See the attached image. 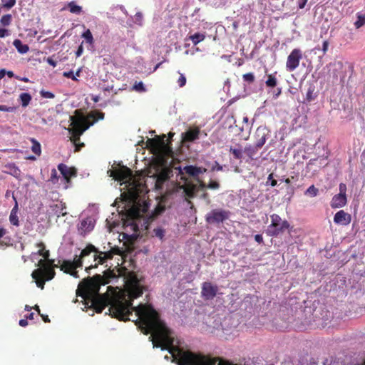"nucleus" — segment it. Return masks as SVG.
I'll return each mask as SVG.
<instances>
[{
    "label": "nucleus",
    "instance_id": "1",
    "mask_svg": "<svg viewBox=\"0 0 365 365\" xmlns=\"http://www.w3.org/2000/svg\"><path fill=\"white\" fill-rule=\"evenodd\" d=\"M105 114L101 111H93L86 117L83 115L71 116V125L72 126L73 135L75 138L79 139L83 133L93 125L98 120H103Z\"/></svg>",
    "mask_w": 365,
    "mask_h": 365
},
{
    "label": "nucleus",
    "instance_id": "2",
    "mask_svg": "<svg viewBox=\"0 0 365 365\" xmlns=\"http://www.w3.org/2000/svg\"><path fill=\"white\" fill-rule=\"evenodd\" d=\"M102 279L103 277L101 274H96L93 277L83 279L78 284L76 294L84 299L101 296L99 290L101 286L103 285Z\"/></svg>",
    "mask_w": 365,
    "mask_h": 365
},
{
    "label": "nucleus",
    "instance_id": "3",
    "mask_svg": "<svg viewBox=\"0 0 365 365\" xmlns=\"http://www.w3.org/2000/svg\"><path fill=\"white\" fill-rule=\"evenodd\" d=\"M166 135L163 134L162 135H156L153 138H149L147 140V144L153 150V152L155 154L161 153L163 152H172L170 147V140H165Z\"/></svg>",
    "mask_w": 365,
    "mask_h": 365
},
{
    "label": "nucleus",
    "instance_id": "4",
    "mask_svg": "<svg viewBox=\"0 0 365 365\" xmlns=\"http://www.w3.org/2000/svg\"><path fill=\"white\" fill-rule=\"evenodd\" d=\"M230 215V211L227 210L222 208L212 209L206 214L205 221L209 225H220L227 220Z\"/></svg>",
    "mask_w": 365,
    "mask_h": 365
},
{
    "label": "nucleus",
    "instance_id": "5",
    "mask_svg": "<svg viewBox=\"0 0 365 365\" xmlns=\"http://www.w3.org/2000/svg\"><path fill=\"white\" fill-rule=\"evenodd\" d=\"M289 227V224L287 220L282 221L281 217L277 215H271V224L269 226V233L271 236H277Z\"/></svg>",
    "mask_w": 365,
    "mask_h": 365
},
{
    "label": "nucleus",
    "instance_id": "6",
    "mask_svg": "<svg viewBox=\"0 0 365 365\" xmlns=\"http://www.w3.org/2000/svg\"><path fill=\"white\" fill-rule=\"evenodd\" d=\"M302 51L300 48H294L287 56L286 69L287 71H294L299 66L302 59Z\"/></svg>",
    "mask_w": 365,
    "mask_h": 365
},
{
    "label": "nucleus",
    "instance_id": "7",
    "mask_svg": "<svg viewBox=\"0 0 365 365\" xmlns=\"http://www.w3.org/2000/svg\"><path fill=\"white\" fill-rule=\"evenodd\" d=\"M82 267V261L81 259L74 257L73 261L63 260L60 268L65 273L70 274L71 276L78 277V272L76 270L78 267Z\"/></svg>",
    "mask_w": 365,
    "mask_h": 365
},
{
    "label": "nucleus",
    "instance_id": "8",
    "mask_svg": "<svg viewBox=\"0 0 365 365\" xmlns=\"http://www.w3.org/2000/svg\"><path fill=\"white\" fill-rule=\"evenodd\" d=\"M180 179L185 182L183 185L178 183L177 185V189L178 190H182L186 197L194 198L195 197V193L197 191V185L190 181H188L187 178L185 176L180 177Z\"/></svg>",
    "mask_w": 365,
    "mask_h": 365
},
{
    "label": "nucleus",
    "instance_id": "9",
    "mask_svg": "<svg viewBox=\"0 0 365 365\" xmlns=\"http://www.w3.org/2000/svg\"><path fill=\"white\" fill-rule=\"evenodd\" d=\"M110 176L113 177L115 180L127 182L132 179L133 173L130 168L126 166H122L118 169L110 170Z\"/></svg>",
    "mask_w": 365,
    "mask_h": 365
},
{
    "label": "nucleus",
    "instance_id": "10",
    "mask_svg": "<svg viewBox=\"0 0 365 365\" xmlns=\"http://www.w3.org/2000/svg\"><path fill=\"white\" fill-rule=\"evenodd\" d=\"M173 169L178 170V175L183 176L184 173L192 177H197L206 171L205 168L194 165H187L182 168L180 166H173Z\"/></svg>",
    "mask_w": 365,
    "mask_h": 365
},
{
    "label": "nucleus",
    "instance_id": "11",
    "mask_svg": "<svg viewBox=\"0 0 365 365\" xmlns=\"http://www.w3.org/2000/svg\"><path fill=\"white\" fill-rule=\"evenodd\" d=\"M173 175V170L170 168H164L156 174L155 187L157 190L161 189L163 184Z\"/></svg>",
    "mask_w": 365,
    "mask_h": 365
},
{
    "label": "nucleus",
    "instance_id": "12",
    "mask_svg": "<svg viewBox=\"0 0 365 365\" xmlns=\"http://www.w3.org/2000/svg\"><path fill=\"white\" fill-rule=\"evenodd\" d=\"M218 287L216 285H213L211 282H205L202 284V297L205 299H213L217 293Z\"/></svg>",
    "mask_w": 365,
    "mask_h": 365
},
{
    "label": "nucleus",
    "instance_id": "13",
    "mask_svg": "<svg viewBox=\"0 0 365 365\" xmlns=\"http://www.w3.org/2000/svg\"><path fill=\"white\" fill-rule=\"evenodd\" d=\"M88 300L91 302V307L97 313H101L108 305V298L104 295L97 296Z\"/></svg>",
    "mask_w": 365,
    "mask_h": 365
},
{
    "label": "nucleus",
    "instance_id": "14",
    "mask_svg": "<svg viewBox=\"0 0 365 365\" xmlns=\"http://www.w3.org/2000/svg\"><path fill=\"white\" fill-rule=\"evenodd\" d=\"M200 129L198 127L190 128L182 133V140L184 143H191L197 140L200 137Z\"/></svg>",
    "mask_w": 365,
    "mask_h": 365
},
{
    "label": "nucleus",
    "instance_id": "15",
    "mask_svg": "<svg viewBox=\"0 0 365 365\" xmlns=\"http://www.w3.org/2000/svg\"><path fill=\"white\" fill-rule=\"evenodd\" d=\"M269 131L265 128L259 127L255 133V145L259 149L265 144Z\"/></svg>",
    "mask_w": 365,
    "mask_h": 365
},
{
    "label": "nucleus",
    "instance_id": "16",
    "mask_svg": "<svg viewBox=\"0 0 365 365\" xmlns=\"http://www.w3.org/2000/svg\"><path fill=\"white\" fill-rule=\"evenodd\" d=\"M58 169L67 182H70L71 178L75 177L77 174V171L75 168L68 167L63 163H60L58 165Z\"/></svg>",
    "mask_w": 365,
    "mask_h": 365
},
{
    "label": "nucleus",
    "instance_id": "17",
    "mask_svg": "<svg viewBox=\"0 0 365 365\" xmlns=\"http://www.w3.org/2000/svg\"><path fill=\"white\" fill-rule=\"evenodd\" d=\"M351 220V215L342 210L338 211L334 217V222L338 225H348Z\"/></svg>",
    "mask_w": 365,
    "mask_h": 365
},
{
    "label": "nucleus",
    "instance_id": "18",
    "mask_svg": "<svg viewBox=\"0 0 365 365\" xmlns=\"http://www.w3.org/2000/svg\"><path fill=\"white\" fill-rule=\"evenodd\" d=\"M116 269H117L118 273H116L114 269H108L107 270L103 272V274L101 275V277H103V279L101 280L103 285L109 284L113 280L118 279V277L120 276L119 269L118 268H116Z\"/></svg>",
    "mask_w": 365,
    "mask_h": 365
},
{
    "label": "nucleus",
    "instance_id": "19",
    "mask_svg": "<svg viewBox=\"0 0 365 365\" xmlns=\"http://www.w3.org/2000/svg\"><path fill=\"white\" fill-rule=\"evenodd\" d=\"M32 278L35 280L36 286L41 289L44 288L45 282L46 281L43 277V270L42 268H38L33 271L31 274Z\"/></svg>",
    "mask_w": 365,
    "mask_h": 365
},
{
    "label": "nucleus",
    "instance_id": "20",
    "mask_svg": "<svg viewBox=\"0 0 365 365\" xmlns=\"http://www.w3.org/2000/svg\"><path fill=\"white\" fill-rule=\"evenodd\" d=\"M12 197L15 202V205L10 212L9 222L12 225L19 227L20 225V222H19V217H18V210H19L18 202H17L16 198L14 194L12 195Z\"/></svg>",
    "mask_w": 365,
    "mask_h": 365
},
{
    "label": "nucleus",
    "instance_id": "21",
    "mask_svg": "<svg viewBox=\"0 0 365 365\" xmlns=\"http://www.w3.org/2000/svg\"><path fill=\"white\" fill-rule=\"evenodd\" d=\"M346 202V196L337 194L332 197L330 205L332 208L336 209L344 207Z\"/></svg>",
    "mask_w": 365,
    "mask_h": 365
},
{
    "label": "nucleus",
    "instance_id": "22",
    "mask_svg": "<svg viewBox=\"0 0 365 365\" xmlns=\"http://www.w3.org/2000/svg\"><path fill=\"white\" fill-rule=\"evenodd\" d=\"M4 168L6 169L4 171L6 173L14 176L16 179H21V171L14 163H8L4 166Z\"/></svg>",
    "mask_w": 365,
    "mask_h": 365
},
{
    "label": "nucleus",
    "instance_id": "23",
    "mask_svg": "<svg viewBox=\"0 0 365 365\" xmlns=\"http://www.w3.org/2000/svg\"><path fill=\"white\" fill-rule=\"evenodd\" d=\"M8 231L3 227H0V247H9L12 245V239L7 235Z\"/></svg>",
    "mask_w": 365,
    "mask_h": 365
},
{
    "label": "nucleus",
    "instance_id": "24",
    "mask_svg": "<svg viewBox=\"0 0 365 365\" xmlns=\"http://www.w3.org/2000/svg\"><path fill=\"white\" fill-rule=\"evenodd\" d=\"M53 261L51 262L50 263V266H51L52 267H48L42 268L43 270V277L46 281L51 280L54 277L56 272L53 269V267H58L57 264H53Z\"/></svg>",
    "mask_w": 365,
    "mask_h": 365
},
{
    "label": "nucleus",
    "instance_id": "25",
    "mask_svg": "<svg viewBox=\"0 0 365 365\" xmlns=\"http://www.w3.org/2000/svg\"><path fill=\"white\" fill-rule=\"evenodd\" d=\"M94 227V225L91 220L86 219L81 221L79 230L81 234L91 232Z\"/></svg>",
    "mask_w": 365,
    "mask_h": 365
},
{
    "label": "nucleus",
    "instance_id": "26",
    "mask_svg": "<svg viewBox=\"0 0 365 365\" xmlns=\"http://www.w3.org/2000/svg\"><path fill=\"white\" fill-rule=\"evenodd\" d=\"M91 252L98 253V249L96 248L94 245L88 244L83 250H82L80 255H76L75 257L81 259V260L82 261L83 258L89 255Z\"/></svg>",
    "mask_w": 365,
    "mask_h": 365
},
{
    "label": "nucleus",
    "instance_id": "27",
    "mask_svg": "<svg viewBox=\"0 0 365 365\" xmlns=\"http://www.w3.org/2000/svg\"><path fill=\"white\" fill-rule=\"evenodd\" d=\"M206 38V34L204 33H195L191 34L187 37V39L191 41L194 46L197 45L199 43L203 41Z\"/></svg>",
    "mask_w": 365,
    "mask_h": 365
},
{
    "label": "nucleus",
    "instance_id": "28",
    "mask_svg": "<svg viewBox=\"0 0 365 365\" xmlns=\"http://www.w3.org/2000/svg\"><path fill=\"white\" fill-rule=\"evenodd\" d=\"M68 9L71 14H80L83 11L82 6L76 4V1H72L68 2L66 7L63 9Z\"/></svg>",
    "mask_w": 365,
    "mask_h": 365
},
{
    "label": "nucleus",
    "instance_id": "29",
    "mask_svg": "<svg viewBox=\"0 0 365 365\" xmlns=\"http://www.w3.org/2000/svg\"><path fill=\"white\" fill-rule=\"evenodd\" d=\"M93 259H94V261L96 262V264L93 266L91 265L90 267L86 268V269L96 268L98 267V265L103 264L106 262V259H104V257H103V253H101V250H98V253H95V255L93 256Z\"/></svg>",
    "mask_w": 365,
    "mask_h": 365
},
{
    "label": "nucleus",
    "instance_id": "30",
    "mask_svg": "<svg viewBox=\"0 0 365 365\" xmlns=\"http://www.w3.org/2000/svg\"><path fill=\"white\" fill-rule=\"evenodd\" d=\"M13 45L15 46L17 51L21 54L27 53L29 50V46L26 44H24L19 39H15L13 42Z\"/></svg>",
    "mask_w": 365,
    "mask_h": 365
},
{
    "label": "nucleus",
    "instance_id": "31",
    "mask_svg": "<svg viewBox=\"0 0 365 365\" xmlns=\"http://www.w3.org/2000/svg\"><path fill=\"white\" fill-rule=\"evenodd\" d=\"M36 246L40 248L37 252V254L40 256H42L45 259H47L51 263V261L48 259L50 252L49 250H46L44 243L41 242L38 243Z\"/></svg>",
    "mask_w": 365,
    "mask_h": 365
},
{
    "label": "nucleus",
    "instance_id": "32",
    "mask_svg": "<svg viewBox=\"0 0 365 365\" xmlns=\"http://www.w3.org/2000/svg\"><path fill=\"white\" fill-rule=\"evenodd\" d=\"M259 148L255 145H247L245 148V153L251 159L254 158V156L257 154Z\"/></svg>",
    "mask_w": 365,
    "mask_h": 365
},
{
    "label": "nucleus",
    "instance_id": "33",
    "mask_svg": "<svg viewBox=\"0 0 365 365\" xmlns=\"http://www.w3.org/2000/svg\"><path fill=\"white\" fill-rule=\"evenodd\" d=\"M30 141L32 143L31 150L36 155L40 156L41 154V146L39 142L34 138H31Z\"/></svg>",
    "mask_w": 365,
    "mask_h": 365
},
{
    "label": "nucleus",
    "instance_id": "34",
    "mask_svg": "<svg viewBox=\"0 0 365 365\" xmlns=\"http://www.w3.org/2000/svg\"><path fill=\"white\" fill-rule=\"evenodd\" d=\"M51 207L53 210H55L57 213V216L59 217L65 216L66 215V212H63V210L66 209L65 204L61 202L59 204H56L54 205H51Z\"/></svg>",
    "mask_w": 365,
    "mask_h": 365
},
{
    "label": "nucleus",
    "instance_id": "35",
    "mask_svg": "<svg viewBox=\"0 0 365 365\" xmlns=\"http://www.w3.org/2000/svg\"><path fill=\"white\" fill-rule=\"evenodd\" d=\"M19 98L23 107L28 106L31 101V96L28 93H21Z\"/></svg>",
    "mask_w": 365,
    "mask_h": 365
},
{
    "label": "nucleus",
    "instance_id": "36",
    "mask_svg": "<svg viewBox=\"0 0 365 365\" xmlns=\"http://www.w3.org/2000/svg\"><path fill=\"white\" fill-rule=\"evenodd\" d=\"M267 87L274 88L277 84V81L274 75L269 74L267 76V80L265 82Z\"/></svg>",
    "mask_w": 365,
    "mask_h": 365
},
{
    "label": "nucleus",
    "instance_id": "37",
    "mask_svg": "<svg viewBox=\"0 0 365 365\" xmlns=\"http://www.w3.org/2000/svg\"><path fill=\"white\" fill-rule=\"evenodd\" d=\"M365 25V14H357V20L354 23V26L356 29Z\"/></svg>",
    "mask_w": 365,
    "mask_h": 365
},
{
    "label": "nucleus",
    "instance_id": "38",
    "mask_svg": "<svg viewBox=\"0 0 365 365\" xmlns=\"http://www.w3.org/2000/svg\"><path fill=\"white\" fill-rule=\"evenodd\" d=\"M12 21V16L11 14H5L1 16L0 19V24L1 26H6L11 24Z\"/></svg>",
    "mask_w": 365,
    "mask_h": 365
},
{
    "label": "nucleus",
    "instance_id": "39",
    "mask_svg": "<svg viewBox=\"0 0 365 365\" xmlns=\"http://www.w3.org/2000/svg\"><path fill=\"white\" fill-rule=\"evenodd\" d=\"M82 37L84 38L88 43L92 45L94 43L93 35L89 29H87L82 34Z\"/></svg>",
    "mask_w": 365,
    "mask_h": 365
},
{
    "label": "nucleus",
    "instance_id": "40",
    "mask_svg": "<svg viewBox=\"0 0 365 365\" xmlns=\"http://www.w3.org/2000/svg\"><path fill=\"white\" fill-rule=\"evenodd\" d=\"M318 192L319 190L314 185H312L307 189L304 194L311 197H315L318 195Z\"/></svg>",
    "mask_w": 365,
    "mask_h": 365
},
{
    "label": "nucleus",
    "instance_id": "41",
    "mask_svg": "<svg viewBox=\"0 0 365 365\" xmlns=\"http://www.w3.org/2000/svg\"><path fill=\"white\" fill-rule=\"evenodd\" d=\"M314 91V88L313 86H309L307 90V94H306V100L308 102L312 101L316 98V96H315Z\"/></svg>",
    "mask_w": 365,
    "mask_h": 365
},
{
    "label": "nucleus",
    "instance_id": "42",
    "mask_svg": "<svg viewBox=\"0 0 365 365\" xmlns=\"http://www.w3.org/2000/svg\"><path fill=\"white\" fill-rule=\"evenodd\" d=\"M153 234L156 237L163 240L165 237V230L161 227H157L153 230Z\"/></svg>",
    "mask_w": 365,
    "mask_h": 365
},
{
    "label": "nucleus",
    "instance_id": "43",
    "mask_svg": "<svg viewBox=\"0 0 365 365\" xmlns=\"http://www.w3.org/2000/svg\"><path fill=\"white\" fill-rule=\"evenodd\" d=\"M133 89L139 93H143L146 91L144 84L141 81L135 82L133 85Z\"/></svg>",
    "mask_w": 365,
    "mask_h": 365
},
{
    "label": "nucleus",
    "instance_id": "44",
    "mask_svg": "<svg viewBox=\"0 0 365 365\" xmlns=\"http://www.w3.org/2000/svg\"><path fill=\"white\" fill-rule=\"evenodd\" d=\"M230 152L234 155L235 159L240 160L242 158V151L240 149L230 148Z\"/></svg>",
    "mask_w": 365,
    "mask_h": 365
},
{
    "label": "nucleus",
    "instance_id": "45",
    "mask_svg": "<svg viewBox=\"0 0 365 365\" xmlns=\"http://www.w3.org/2000/svg\"><path fill=\"white\" fill-rule=\"evenodd\" d=\"M128 214L132 218H138L140 216V211L137 207H132L128 211Z\"/></svg>",
    "mask_w": 365,
    "mask_h": 365
},
{
    "label": "nucleus",
    "instance_id": "46",
    "mask_svg": "<svg viewBox=\"0 0 365 365\" xmlns=\"http://www.w3.org/2000/svg\"><path fill=\"white\" fill-rule=\"evenodd\" d=\"M3 7L6 9H10L16 4V0H1Z\"/></svg>",
    "mask_w": 365,
    "mask_h": 365
},
{
    "label": "nucleus",
    "instance_id": "47",
    "mask_svg": "<svg viewBox=\"0 0 365 365\" xmlns=\"http://www.w3.org/2000/svg\"><path fill=\"white\" fill-rule=\"evenodd\" d=\"M242 78L245 81L252 83L255 81V76L252 73H247L242 76Z\"/></svg>",
    "mask_w": 365,
    "mask_h": 365
},
{
    "label": "nucleus",
    "instance_id": "48",
    "mask_svg": "<svg viewBox=\"0 0 365 365\" xmlns=\"http://www.w3.org/2000/svg\"><path fill=\"white\" fill-rule=\"evenodd\" d=\"M220 187V185L218 182L215 180H210L209 183L207 185V188L211 189V190H217Z\"/></svg>",
    "mask_w": 365,
    "mask_h": 365
},
{
    "label": "nucleus",
    "instance_id": "49",
    "mask_svg": "<svg viewBox=\"0 0 365 365\" xmlns=\"http://www.w3.org/2000/svg\"><path fill=\"white\" fill-rule=\"evenodd\" d=\"M16 110L15 107L12 106H6L4 105H0V111H5V112H14Z\"/></svg>",
    "mask_w": 365,
    "mask_h": 365
},
{
    "label": "nucleus",
    "instance_id": "50",
    "mask_svg": "<svg viewBox=\"0 0 365 365\" xmlns=\"http://www.w3.org/2000/svg\"><path fill=\"white\" fill-rule=\"evenodd\" d=\"M340 365H365V359L358 361L355 363H346L345 361L340 360Z\"/></svg>",
    "mask_w": 365,
    "mask_h": 365
},
{
    "label": "nucleus",
    "instance_id": "51",
    "mask_svg": "<svg viewBox=\"0 0 365 365\" xmlns=\"http://www.w3.org/2000/svg\"><path fill=\"white\" fill-rule=\"evenodd\" d=\"M101 252L103 253V257L106 261L112 259L114 257L110 250L108 251H101Z\"/></svg>",
    "mask_w": 365,
    "mask_h": 365
},
{
    "label": "nucleus",
    "instance_id": "52",
    "mask_svg": "<svg viewBox=\"0 0 365 365\" xmlns=\"http://www.w3.org/2000/svg\"><path fill=\"white\" fill-rule=\"evenodd\" d=\"M178 83L180 87H183L185 85L186 78L183 74L180 73L178 80Z\"/></svg>",
    "mask_w": 365,
    "mask_h": 365
},
{
    "label": "nucleus",
    "instance_id": "53",
    "mask_svg": "<svg viewBox=\"0 0 365 365\" xmlns=\"http://www.w3.org/2000/svg\"><path fill=\"white\" fill-rule=\"evenodd\" d=\"M63 76L68 78H71L73 81H78V79L76 78V76L73 74V72L72 71L63 72Z\"/></svg>",
    "mask_w": 365,
    "mask_h": 365
},
{
    "label": "nucleus",
    "instance_id": "54",
    "mask_svg": "<svg viewBox=\"0 0 365 365\" xmlns=\"http://www.w3.org/2000/svg\"><path fill=\"white\" fill-rule=\"evenodd\" d=\"M339 195H344V196H346V184L341 182L339 184Z\"/></svg>",
    "mask_w": 365,
    "mask_h": 365
},
{
    "label": "nucleus",
    "instance_id": "55",
    "mask_svg": "<svg viewBox=\"0 0 365 365\" xmlns=\"http://www.w3.org/2000/svg\"><path fill=\"white\" fill-rule=\"evenodd\" d=\"M58 175H57V171L56 170V169H53L51 170V181L53 183H55L57 180H58Z\"/></svg>",
    "mask_w": 365,
    "mask_h": 365
},
{
    "label": "nucleus",
    "instance_id": "56",
    "mask_svg": "<svg viewBox=\"0 0 365 365\" xmlns=\"http://www.w3.org/2000/svg\"><path fill=\"white\" fill-rule=\"evenodd\" d=\"M110 250L111 251L113 255H120L121 254V250L118 247H110Z\"/></svg>",
    "mask_w": 365,
    "mask_h": 365
},
{
    "label": "nucleus",
    "instance_id": "57",
    "mask_svg": "<svg viewBox=\"0 0 365 365\" xmlns=\"http://www.w3.org/2000/svg\"><path fill=\"white\" fill-rule=\"evenodd\" d=\"M41 96L46 98H53L54 94L49 91H41Z\"/></svg>",
    "mask_w": 365,
    "mask_h": 365
},
{
    "label": "nucleus",
    "instance_id": "58",
    "mask_svg": "<svg viewBox=\"0 0 365 365\" xmlns=\"http://www.w3.org/2000/svg\"><path fill=\"white\" fill-rule=\"evenodd\" d=\"M212 170L213 171H222V166L220 165L217 162L215 163V165L212 168Z\"/></svg>",
    "mask_w": 365,
    "mask_h": 365
},
{
    "label": "nucleus",
    "instance_id": "59",
    "mask_svg": "<svg viewBox=\"0 0 365 365\" xmlns=\"http://www.w3.org/2000/svg\"><path fill=\"white\" fill-rule=\"evenodd\" d=\"M46 61L47 63L51 65V66H53V68L56 67L57 66V62L56 61H54L52 57H48L47 59H46Z\"/></svg>",
    "mask_w": 365,
    "mask_h": 365
},
{
    "label": "nucleus",
    "instance_id": "60",
    "mask_svg": "<svg viewBox=\"0 0 365 365\" xmlns=\"http://www.w3.org/2000/svg\"><path fill=\"white\" fill-rule=\"evenodd\" d=\"M83 52V45H82V43H81V44L78 46V49H77V51H76V56H77V57L81 56L82 55Z\"/></svg>",
    "mask_w": 365,
    "mask_h": 365
},
{
    "label": "nucleus",
    "instance_id": "61",
    "mask_svg": "<svg viewBox=\"0 0 365 365\" xmlns=\"http://www.w3.org/2000/svg\"><path fill=\"white\" fill-rule=\"evenodd\" d=\"M9 35V31L6 29H0V38H4Z\"/></svg>",
    "mask_w": 365,
    "mask_h": 365
},
{
    "label": "nucleus",
    "instance_id": "62",
    "mask_svg": "<svg viewBox=\"0 0 365 365\" xmlns=\"http://www.w3.org/2000/svg\"><path fill=\"white\" fill-rule=\"evenodd\" d=\"M46 260L45 259H41L39 261H38V266H40L41 267L40 268H44V267H48V266H47L46 264Z\"/></svg>",
    "mask_w": 365,
    "mask_h": 365
},
{
    "label": "nucleus",
    "instance_id": "63",
    "mask_svg": "<svg viewBox=\"0 0 365 365\" xmlns=\"http://www.w3.org/2000/svg\"><path fill=\"white\" fill-rule=\"evenodd\" d=\"M255 240L259 244H261V243L263 242V237H262V236L261 235H256L255 236Z\"/></svg>",
    "mask_w": 365,
    "mask_h": 365
},
{
    "label": "nucleus",
    "instance_id": "64",
    "mask_svg": "<svg viewBox=\"0 0 365 365\" xmlns=\"http://www.w3.org/2000/svg\"><path fill=\"white\" fill-rule=\"evenodd\" d=\"M19 324L21 327H26L28 325L27 319L26 318V319H20Z\"/></svg>",
    "mask_w": 365,
    "mask_h": 365
}]
</instances>
